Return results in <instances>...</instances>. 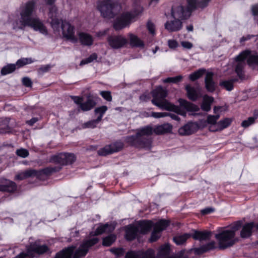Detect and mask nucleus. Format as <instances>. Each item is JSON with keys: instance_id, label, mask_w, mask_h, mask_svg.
<instances>
[{"instance_id": "1", "label": "nucleus", "mask_w": 258, "mask_h": 258, "mask_svg": "<svg viewBox=\"0 0 258 258\" xmlns=\"http://www.w3.org/2000/svg\"><path fill=\"white\" fill-rule=\"evenodd\" d=\"M152 94L153 97L151 100L152 103L162 110L174 111L183 116H185L186 112L180 110V108L189 112H196L200 110L198 106L183 99H178L179 107L171 104L165 99L167 96V90L161 86L156 88L152 92Z\"/></svg>"}, {"instance_id": "2", "label": "nucleus", "mask_w": 258, "mask_h": 258, "mask_svg": "<svg viewBox=\"0 0 258 258\" xmlns=\"http://www.w3.org/2000/svg\"><path fill=\"white\" fill-rule=\"evenodd\" d=\"M35 2L29 1L20 7V25L16 26L19 29H23L29 26L34 31H39L43 35H47V29L42 21L36 17H32L35 11Z\"/></svg>"}, {"instance_id": "3", "label": "nucleus", "mask_w": 258, "mask_h": 258, "mask_svg": "<svg viewBox=\"0 0 258 258\" xmlns=\"http://www.w3.org/2000/svg\"><path fill=\"white\" fill-rule=\"evenodd\" d=\"M153 134L154 127L151 125H146L138 128L136 135L126 137L125 141L136 148L150 149L152 141L149 137Z\"/></svg>"}, {"instance_id": "4", "label": "nucleus", "mask_w": 258, "mask_h": 258, "mask_svg": "<svg viewBox=\"0 0 258 258\" xmlns=\"http://www.w3.org/2000/svg\"><path fill=\"white\" fill-rule=\"evenodd\" d=\"M99 239L93 237L84 241L80 247L76 249V247L71 246L63 249L57 252L55 258H81L85 256L89 250V247L97 243Z\"/></svg>"}, {"instance_id": "5", "label": "nucleus", "mask_w": 258, "mask_h": 258, "mask_svg": "<svg viewBox=\"0 0 258 258\" xmlns=\"http://www.w3.org/2000/svg\"><path fill=\"white\" fill-rule=\"evenodd\" d=\"M132 7L131 12H123L115 19L113 24V27L115 30H120L128 27L134 21L136 17L143 11V8L140 4V0H134Z\"/></svg>"}, {"instance_id": "6", "label": "nucleus", "mask_w": 258, "mask_h": 258, "mask_svg": "<svg viewBox=\"0 0 258 258\" xmlns=\"http://www.w3.org/2000/svg\"><path fill=\"white\" fill-rule=\"evenodd\" d=\"M97 9L104 18H111L120 12L121 6L117 3L112 4L111 0L98 2Z\"/></svg>"}, {"instance_id": "7", "label": "nucleus", "mask_w": 258, "mask_h": 258, "mask_svg": "<svg viewBox=\"0 0 258 258\" xmlns=\"http://www.w3.org/2000/svg\"><path fill=\"white\" fill-rule=\"evenodd\" d=\"M235 235V233L228 230L216 234L215 238L218 241L219 248L225 249L232 246L236 242Z\"/></svg>"}, {"instance_id": "8", "label": "nucleus", "mask_w": 258, "mask_h": 258, "mask_svg": "<svg viewBox=\"0 0 258 258\" xmlns=\"http://www.w3.org/2000/svg\"><path fill=\"white\" fill-rule=\"evenodd\" d=\"M192 11V10L189 9L187 6L185 7L182 5H178L172 7L171 14L174 19L181 21L188 19L190 17Z\"/></svg>"}, {"instance_id": "9", "label": "nucleus", "mask_w": 258, "mask_h": 258, "mask_svg": "<svg viewBox=\"0 0 258 258\" xmlns=\"http://www.w3.org/2000/svg\"><path fill=\"white\" fill-rule=\"evenodd\" d=\"M250 53V50H246L241 52L235 57L236 64L235 71L237 76L241 79L244 78V69L245 66V60Z\"/></svg>"}, {"instance_id": "10", "label": "nucleus", "mask_w": 258, "mask_h": 258, "mask_svg": "<svg viewBox=\"0 0 258 258\" xmlns=\"http://www.w3.org/2000/svg\"><path fill=\"white\" fill-rule=\"evenodd\" d=\"M61 29L63 38L73 43L77 41V38L75 36V27L69 22L66 20L61 21Z\"/></svg>"}, {"instance_id": "11", "label": "nucleus", "mask_w": 258, "mask_h": 258, "mask_svg": "<svg viewBox=\"0 0 258 258\" xmlns=\"http://www.w3.org/2000/svg\"><path fill=\"white\" fill-rule=\"evenodd\" d=\"M107 42L112 49H118L125 47L128 43V40L123 35H118L108 36Z\"/></svg>"}, {"instance_id": "12", "label": "nucleus", "mask_w": 258, "mask_h": 258, "mask_svg": "<svg viewBox=\"0 0 258 258\" xmlns=\"http://www.w3.org/2000/svg\"><path fill=\"white\" fill-rule=\"evenodd\" d=\"M48 249L46 245H40L37 241L31 243L30 245L26 247L28 256L30 258L35 257V254H42L47 252Z\"/></svg>"}, {"instance_id": "13", "label": "nucleus", "mask_w": 258, "mask_h": 258, "mask_svg": "<svg viewBox=\"0 0 258 258\" xmlns=\"http://www.w3.org/2000/svg\"><path fill=\"white\" fill-rule=\"evenodd\" d=\"M123 147V144L122 142H115L100 149L98 151V154L100 156H106L119 151Z\"/></svg>"}, {"instance_id": "14", "label": "nucleus", "mask_w": 258, "mask_h": 258, "mask_svg": "<svg viewBox=\"0 0 258 258\" xmlns=\"http://www.w3.org/2000/svg\"><path fill=\"white\" fill-rule=\"evenodd\" d=\"M185 90L188 98L191 101H196L202 96V88L200 86L194 87L187 85Z\"/></svg>"}, {"instance_id": "15", "label": "nucleus", "mask_w": 258, "mask_h": 258, "mask_svg": "<svg viewBox=\"0 0 258 258\" xmlns=\"http://www.w3.org/2000/svg\"><path fill=\"white\" fill-rule=\"evenodd\" d=\"M17 189V186L14 182L6 179L0 180V191L13 193Z\"/></svg>"}, {"instance_id": "16", "label": "nucleus", "mask_w": 258, "mask_h": 258, "mask_svg": "<svg viewBox=\"0 0 258 258\" xmlns=\"http://www.w3.org/2000/svg\"><path fill=\"white\" fill-rule=\"evenodd\" d=\"M197 125L192 122H188L178 130V133L181 136H188L194 134L197 130Z\"/></svg>"}, {"instance_id": "17", "label": "nucleus", "mask_w": 258, "mask_h": 258, "mask_svg": "<svg viewBox=\"0 0 258 258\" xmlns=\"http://www.w3.org/2000/svg\"><path fill=\"white\" fill-rule=\"evenodd\" d=\"M232 119L230 118H225L221 120L214 126H210V131L211 132H217L223 130V129L229 126L231 123Z\"/></svg>"}, {"instance_id": "18", "label": "nucleus", "mask_w": 258, "mask_h": 258, "mask_svg": "<svg viewBox=\"0 0 258 258\" xmlns=\"http://www.w3.org/2000/svg\"><path fill=\"white\" fill-rule=\"evenodd\" d=\"M115 229V226L112 224H101L96 229L94 232H91V235H98L103 233H110Z\"/></svg>"}, {"instance_id": "19", "label": "nucleus", "mask_w": 258, "mask_h": 258, "mask_svg": "<svg viewBox=\"0 0 258 258\" xmlns=\"http://www.w3.org/2000/svg\"><path fill=\"white\" fill-rule=\"evenodd\" d=\"M182 27V23L180 20L175 19L173 21H167L165 24V28L169 32H176L180 30Z\"/></svg>"}, {"instance_id": "20", "label": "nucleus", "mask_w": 258, "mask_h": 258, "mask_svg": "<svg viewBox=\"0 0 258 258\" xmlns=\"http://www.w3.org/2000/svg\"><path fill=\"white\" fill-rule=\"evenodd\" d=\"M153 225V222L152 221L143 220L140 221L137 227L140 233L146 234L150 231Z\"/></svg>"}, {"instance_id": "21", "label": "nucleus", "mask_w": 258, "mask_h": 258, "mask_svg": "<svg viewBox=\"0 0 258 258\" xmlns=\"http://www.w3.org/2000/svg\"><path fill=\"white\" fill-rule=\"evenodd\" d=\"M210 0H201L198 1V0H186L187 6L189 7V9L192 11L195 10L197 8H204L208 5Z\"/></svg>"}, {"instance_id": "22", "label": "nucleus", "mask_w": 258, "mask_h": 258, "mask_svg": "<svg viewBox=\"0 0 258 258\" xmlns=\"http://www.w3.org/2000/svg\"><path fill=\"white\" fill-rule=\"evenodd\" d=\"M140 233L137 227L133 225H129L125 228V237L128 240H132L136 238Z\"/></svg>"}, {"instance_id": "23", "label": "nucleus", "mask_w": 258, "mask_h": 258, "mask_svg": "<svg viewBox=\"0 0 258 258\" xmlns=\"http://www.w3.org/2000/svg\"><path fill=\"white\" fill-rule=\"evenodd\" d=\"M214 74L212 72H208L205 79V87L208 91L213 92L215 90V83L214 82Z\"/></svg>"}, {"instance_id": "24", "label": "nucleus", "mask_w": 258, "mask_h": 258, "mask_svg": "<svg viewBox=\"0 0 258 258\" xmlns=\"http://www.w3.org/2000/svg\"><path fill=\"white\" fill-rule=\"evenodd\" d=\"M154 134L156 135H162L171 132L172 125L168 123L161 125H156L154 127Z\"/></svg>"}, {"instance_id": "25", "label": "nucleus", "mask_w": 258, "mask_h": 258, "mask_svg": "<svg viewBox=\"0 0 258 258\" xmlns=\"http://www.w3.org/2000/svg\"><path fill=\"white\" fill-rule=\"evenodd\" d=\"M127 37L131 46L135 47H143L144 46L143 41L135 34L130 33L127 34Z\"/></svg>"}, {"instance_id": "26", "label": "nucleus", "mask_w": 258, "mask_h": 258, "mask_svg": "<svg viewBox=\"0 0 258 258\" xmlns=\"http://www.w3.org/2000/svg\"><path fill=\"white\" fill-rule=\"evenodd\" d=\"M254 224L253 222L247 223L244 224L241 229L240 232V237L242 238H247L249 237L252 234V231Z\"/></svg>"}, {"instance_id": "27", "label": "nucleus", "mask_w": 258, "mask_h": 258, "mask_svg": "<svg viewBox=\"0 0 258 258\" xmlns=\"http://www.w3.org/2000/svg\"><path fill=\"white\" fill-rule=\"evenodd\" d=\"M214 98L208 95H205L203 97V102L201 105V109L205 111H209L211 109V104L214 102Z\"/></svg>"}, {"instance_id": "28", "label": "nucleus", "mask_w": 258, "mask_h": 258, "mask_svg": "<svg viewBox=\"0 0 258 258\" xmlns=\"http://www.w3.org/2000/svg\"><path fill=\"white\" fill-rule=\"evenodd\" d=\"M246 58L248 66L252 70H258V54L250 52Z\"/></svg>"}, {"instance_id": "29", "label": "nucleus", "mask_w": 258, "mask_h": 258, "mask_svg": "<svg viewBox=\"0 0 258 258\" xmlns=\"http://www.w3.org/2000/svg\"><path fill=\"white\" fill-rule=\"evenodd\" d=\"M157 258H172V255H170V246L169 244H166L160 247Z\"/></svg>"}, {"instance_id": "30", "label": "nucleus", "mask_w": 258, "mask_h": 258, "mask_svg": "<svg viewBox=\"0 0 258 258\" xmlns=\"http://www.w3.org/2000/svg\"><path fill=\"white\" fill-rule=\"evenodd\" d=\"M81 43L85 46H90L93 44V39L92 36L85 33H80L79 35Z\"/></svg>"}, {"instance_id": "31", "label": "nucleus", "mask_w": 258, "mask_h": 258, "mask_svg": "<svg viewBox=\"0 0 258 258\" xmlns=\"http://www.w3.org/2000/svg\"><path fill=\"white\" fill-rule=\"evenodd\" d=\"M169 224L170 221L169 220H160L153 225L154 229L160 233L161 231L166 229Z\"/></svg>"}, {"instance_id": "32", "label": "nucleus", "mask_w": 258, "mask_h": 258, "mask_svg": "<svg viewBox=\"0 0 258 258\" xmlns=\"http://www.w3.org/2000/svg\"><path fill=\"white\" fill-rule=\"evenodd\" d=\"M96 104L95 101L92 98L88 97L87 101L81 104L80 108L83 111H89L92 109Z\"/></svg>"}, {"instance_id": "33", "label": "nucleus", "mask_w": 258, "mask_h": 258, "mask_svg": "<svg viewBox=\"0 0 258 258\" xmlns=\"http://www.w3.org/2000/svg\"><path fill=\"white\" fill-rule=\"evenodd\" d=\"M211 233L209 231H196L192 236L195 239L204 240L209 239L211 236Z\"/></svg>"}, {"instance_id": "34", "label": "nucleus", "mask_w": 258, "mask_h": 258, "mask_svg": "<svg viewBox=\"0 0 258 258\" xmlns=\"http://www.w3.org/2000/svg\"><path fill=\"white\" fill-rule=\"evenodd\" d=\"M237 81V79H236L221 81L219 83V85L225 88L226 90L230 91L233 89V84Z\"/></svg>"}, {"instance_id": "35", "label": "nucleus", "mask_w": 258, "mask_h": 258, "mask_svg": "<svg viewBox=\"0 0 258 258\" xmlns=\"http://www.w3.org/2000/svg\"><path fill=\"white\" fill-rule=\"evenodd\" d=\"M65 158H66L65 153H60L51 156L50 159V162L64 165Z\"/></svg>"}, {"instance_id": "36", "label": "nucleus", "mask_w": 258, "mask_h": 258, "mask_svg": "<svg viewBox=\"0 0 258 258\" xmlns=\"http://www.w3.org/2000/svg\"><path fill=\"white\" fill-rule=\"evenodd\" d=\"M136 252L139 253L138 258H155V252L152 249H149L146 251H137Z\"/></svg>"}, {"instance_id": "37", "label": "nucleus", "mask_w": 258, "mask_h": 258, "mask_svg": "<svg viewBox=\"0 0 258 258\" xmlns=\"http://www.w3.org/2000/svg\"><path fill=\"white\" fill-rule=\"evenodd\" d=\"M16 64H8L2 69L1 73L3 76L12 73L16 70Z\"/></svg>"}, {"instance_id": "38", "label": "nucleus", "mask_w": 258, "mask_h": 258, "mask_svg": "<svg viewBox=\"0 0 258 258\" xmlns=\"http://www.w3.org/2000/svg\"><path fill=\"white\" fill-rule=\"evenodd\" d=\"M190 236V235L189 234L186 233L183 235H177L173 238V240L176 244L181 245L183 244Z\"/></svg>"}, {"instance_id": "39", "label": "nucleus", "mask_w": 258, "mask_h": 258, "mask_svg": "<svg viewBox=\"0 0 258 258\" xmlns=\"http://www.w3.org/2000/svg\"><path fill=\"white\" fill-rule=\"evenodd\" d=\"M108 108L106 106L103 105L100 106L99 107H97L95 108L94 112L96 114H99V116L97 117L98 120L101 121L102 118L105 113V112L107 110Z\"/></svg>"}, {"instance_id": "40", "label": "nucleus", "mask_w": 258, "mask_h": 258, "mask_svg": "<svg viewBox=\"0 0 258 258\" xmlns=\"http://www.w3.org/2000/svg\"><path fill=\"white\" fill-rule=\"evenodd\" d=\"M205 72V69H199V70L190 74L189 76V78L191 81H194L201 77Z\"/></svg>"}, {"instance_id": "41", "label": "nucleus", "mask_w": 258, "mask_h": 258, "mask_svg": "<svg viewBox=\"0 0 258 258\" xmlns=\"http://www.w3.org/2000/svg\"><path fill=\"white\" fill-rule=\"evenodd\" d=\"M34 61L35 60L32 58H22L18 59L16 64L19 68H20L25 65L30 64Z\"/></svg>"}, {"instance_id": "42", "label": "nucleus", "mask_w": 258, "mask_h": 258, "mask_svg": "<svg viewBox=\"0 0 258 258\" xmlns=\"http://www.w3.org/2000/svg\"><path fill=\"white\" fill-rule=\"evenodd\" d=\"M116 236L114 234H110L103 239V245L108 246L111 245L115 240Z\"/></svg>"}, {"instance_id": "43", "label": "nucleus", "mask_w": 258, "mask_h": 258, "mask_svg": "<svg viewBox=\"0 0 258 258\" xmlns=\"http://www.w3.org/2000/svg\"><path fill=\"white\" fill-rule=\"evenodd\" d=\"M215 248V242L211 241L206 245L200 247L199 250L202 252H205Z\"/></svg>"}, {"instance_id": "44", "label": "nucleus", "mask_w": 258, "mask_h": 258, "mask_svg": "<svg viewBox=\"0 0 258 258\" xmlns=\"http://www.w3.org/2000/svg\"><path fill=\"white\" fill-rule=\"evenodd\" d=\"M50 24L54 31L58 32L59 31L60 26L61 27V23L59 19L57 18L51 19Z\"/></svg>"}, {"instance_id": "45", "label": "nucleus", "mask_w": 258, "mask_h": 258, "mask_svg": "<svg viewBox=\"0 0 258 258\" xmlns=\"http://www.w3.org/2000/svg\"><path fill=\"white\" fill-rule=\"evenodd\" d=\"M97 58V55L95 53L91 54L88 57L83 59L80 62V66H83L92 62L93 60Z\"/></svg>"}, {"instance_id": "46", "label": "nucleus", "mask_w": 258, "mask_h": 258, "mask_svg": "<svg viewBox=\"0 0 258 258\" xmlns=\"http://www.w3.org/2000/svg\"><path fill=\"white\" fill-rule=\"evenodd\" d=\"M49 8L48 17L50 19H52L57 18V9L55 6L51 5Z\"/></svg>"}, {"instance_id": "47", "label": "nucleus", "mask_w": 258, "mask_h": 258, "mask_svg": "<svg viewBox=\"0 0 258 258\" xmlns=\"http://www.w3.org/2000/svg\"><path fill=\"white\" fill-rule=\"evenodd\" d=\"M182 79V76H177L174 77H169L166 79H165L163 80V82L165 83H177L180 82Z\"/></svg>"}, {"instance_id": "48", "label": "nucleus", "mask_w": 258, "mask_h": 258, "mask_svg": "<svg viewBox=\"0 0 258 258\" xmlns=\"http://www.w3.org/2000/svg\"><path fill=\"white\" fill-rule=\"evenodd\" d=\"M220 115L216 114L215 115H209L207 117V122L211 124V126H215L217 124V121L219 118Z\"/></svg>"}, {"instance_id": "49", "label": "nucleus", "mask_w": 258, "mask_h": 258, "mask_svg": "<svg viewBox=\"0 0 258 258\" xmlns=\"http://www.w3.org/2000/svg\"><path fill=\"white\" fill-rule=\"evenodd\" d=\"M66 158L64 159V165L73 163L76 160L74 154L72 153H65Z\"/></svg>"}, {"instance_id": "50", "label": "nucleus", "mask_w": 258, "mask_h": 258, "mask_svg": "<svg viewBox=\"0 0 258 258\" xmlns=\"http://www.w3.org/2000/svg\"><path fill=\"white\" fill-rule=\"evenodd\" d=\"M59 169H60V168H57L56 167H49L45 168V169H43L41 171H39V172H42V173L48 175L51 174V173H52L53 172L58 171Z\"/></svg>"}, {"instance_id": "51", "label": "nucleus", "mask_w": 258, "mask_h": 258, "mask_svg": "<svg viewBox=\"0 0 258 258\" xmlns=\"http://www.w3.org/2000/svg\"><path fill=\"white\" fill-rule=\"evenodd\" d=\"M16 153L17 156L22 158L27 157L29 155V151L27 149L24 148L17 150Z\"/></svg>"}, {"instance_id": "52", "label": "nucleus", "mask_w": 258, "mask_h": 258, "mask_svg": "<svg viewBox=\"0 0 258 258\" xmlns=\"http://www.w3.org/2000/svg\"><path fill=\"white\" fill-rule=\"evenodd\" d=\"M100 120H98V119L92 120L88 121L84 124L83 126L84 127L88 128H94L96 126V125L100 122Z\"/></svg>"}, {"instance_id": "53", "label": "nucleus", "mask_w": 258, "mask_h": 258, "mask_svg": "<svg viewBox=\"0 0 258 258\" xmlns=\"http://www.w3.org/2000/svg\"><path fill=\"white\" fill-rule=\"evenodd\" d=\"M100 95L106 101L111 102L112 98L111 92L108 91H102L100 92Z\"/></svg>"}, {"instance_id": "54", "label": "nucleus", "mask_w": 258, "mask_h": 258, "mask_svg": "<svg viewBox=\"0 0 258 258\" xmlns=\"http://www.w3.org/2000/svg\"><path fill=\"white\" fill-rule=\"evenodd\" d=\"M255 120L251 117H249L247 118V119L243 120L241 124V125L244 128H246L249 126L250 125L254 123Z\"/></svg>"}, {"instance_id": "55", "label": "nucleus", "mask_w": 258, "mask_h": 258, "mask_svg": "<svg viewBox=\"0 0 258 258\" xmlns=\"http://www.w3.org/2000/svg\"><path fill=\"white\" fill-rule=\"evenodd\" d=\"M39 172L36 170L29 169L25 171V174L26 175L27 178L34 176H37Z\"/></svg>"}, {"instance_id": "56", "label": "nucleus", "mask_w": 258, "mask_h": 258, "mask_svg": "<svg viewBox=\"0 0 258 258\" xmlns=\"http://www.w3.org/2000/svg\"><path fill=\"white\" fill-rule=\"evenodd\" d=\"M147 27L149 32L154 35L155 34V29L154 24L150 21H148L147 24Z\"/></svg>"}, {"instance_id": "57", "label": "nucleus", "mask_w": 258, "mask_h": 258, "mask_svg": "<svg viewBox=\"0 0 258 258\" xmlns=\"http://www.w3.org/2000/svg\"><path fill=\"white\" fill-rule=\"evenodd\" d=\"M161 236V233L154 230L152 232L151 234V236L150 238V241L151 242L156 241Z\"/></svg>"}, {"instance_id": "58", "label": "nucleus", "mask_w": 258, "mask_h": 258, "mask_svg": "<svg viewBox=\"0 0 258 258\" xmlns=\"http://www.w3.org/2000/svg\"><path fill=\"white\" fill-rule=\"evenodd\" d=\"M168 115V113L167 112H153L151 114V116L154 118H161L165 116H167Z\"/></svg>"}, {"instance_id": "59", "label": "nucleus", "mask_w": 258, "mask_h": 258, "mask_svg": "<svg viewBox=\"0 0 258 258\" xmlns=\"http://www.w3.org/2000/svg\"><path fill=\"white\" fill-rule=\"evenodd\" d=\"M71 98L73 100V101L76 104L79 105L80 107H81V104H82V101L83 100V97H79V96H71Z\"/></svg>"}, {"instance_id": "60", "label": "nucleus", "mask_w": 258, "mask_h": 258, "mask_svg": "<svg viewBox=\"0 0 258 258\" xmlns=\"http://www.w3.org/2000/svg\"><path fill=\"white\" fill-rule=\"evenodd\" d=\"M138 255L139 253L136 251H131L126 253L125 258H138Z\"/></svg>"}, {"instance_id": "61", "label": "nucleus", "mask_w": 258, "mask_h": 258, "mask_svg": "<svg viewBox=\"0 0 258 258\" xmlns=\"http://www.w3.org/2000/svg\"><path fill=\"white\" fill-rule=\"evenodd\" d=\"M181 45L183 48L187 49H191L193 46L191 42L186 41L181 42Z\"/></svg>"}, {"instance_id": "62", "label": "nucleus", "mask_w": 258, "mask_h": 258, "mask_svg": "<svg viewBox=\"0 0 258 258\" xmlns=\"http://www.w3.org/2000/svg\"><path fill=\"white\" fill-rule=\"evenodd\" d=\"M110 251L117 256L121 255L123 254L122 248H112L110 249Z\"/></svg>"}, {"instance_id": "63", "label": "nucleus", "mask_w": 258, "mask_h": 258, "mask_svg": "<svg viewBox=\"0 0 258 258\" xmlns=\"http://www.w3.org/2000/svg\"><path fill=\"white\" fill-rule=\"evenodd\" d=\"M241 222L240 221L236 222L232 226L231 230H229L230 231H232L234 233L238 230L241 226Z\"/></svg>"}, {"instance_id": "64", "label": "nucleus", "mask_w": 258, "mask_h": 258, "mask_svg": "<svg viewBox=\"0 0 258 258\" xmlns=\"http://www.w3.org/2000/svg\"><path fill=\"white\" fill-rule=\"evenodd\" d=\"M23 84L26 87H31L32 85L31 80L28 77H25L22 80Z\"/></svg>"}]
</instances>
